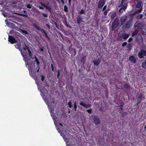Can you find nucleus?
Wrapping results in <instances>:
<instances>
[{"label":"nucleus","instance_id":"1","mask_svg":"<svg viewBox=\"0 0 146 146\" xmlns=\"http://www.w3.org/2000/svg\"><path fill=\"white\" fill-rule=\"evenodd\" d=\"M51 100L50 101H48L47 103V105L50 109V112L51 113V116H53V119L55 125V119H54V107L56 105V102L55 99L54 98H51Z\"/></svg>","mask_w":146,"mask_h":146},{"label":"nucleus","instance_id":"2","mask_svg":"<svg viewBox=\"0 0 146 146\" xmlns=\"http://www.w3.org/2000/svg\"><path fill=\"white\" fill-rule=\"evenodd\" d=\"M133 24L132 19H129L126 23L123 24L122 27L124 29H129L131 27Z\"/></svg>","mask_w":146,"mask_h":146},{"label":"nucleus","instance_id":"3","mask_svg":"<svg viewBox=\"0 0 146 146\" xmlns=\"http://www.w3.org/2000/svg\"><path fill=\"white\" fill-rule=\"evenodd\" d=\"M33 26L34 27H35L37 29L38 31H40L41 32L43 33H44V35H45L46 37L47 38L48 40H50V37L48 36L47 35V34L43 29H40L39 27L35 24L34 25H33Z\"/></svg>","mask_w":146,"mask_h":146},{"label":"nucleus","instance_id":"4","mask_svg":"<svg viewBox=\"0 0 146 146\" xmlns=\"http://www.w3.org/2000/svg\"><path fill=\"white\" fill-rule=\"evenodd\" d=\"M118 19L117 18H115L112 24V30L114 31L117 27L118 25Z\"/></svg>","mask_w":146,"mask_h":146},{"label":"nucleus","instance_id":"5","mask_svg":"<svg viewBox=\"0 0 146 146\" xmlns=\"http://www.w3.org/2000/svg\"><path fill=\"white\" fill-rule=\"evenodd\" d=\"M25 47L23 48V54L24 56H23L24 58L27 57V52L29 49V47L27 45L25 44Z\"/></svg>","mask_w":146,"mask_h":146},{"label":"nucleus","instance_id":"6","mask_svg":"<svg viewBox=\"0 0 146 146\" xmlns=\"http://www.w3.org/2000/svg\"><path fill=\"white\" fill-rule=\"evenodd\" d=\"M138 56L140 58H143L144 56H146V51L143 49H141L138 53Z\"/></svg>","mask_w":146,"mask_h":146},{"label":"nucleus","instance_id":"7","mask_svg":"<svg viewBox=\"0 0 146 146\" xmlns=\"http://www.w3.org/2000/svg\"><path fill=\"white\" fill-rule=\"evenodd\" d=\"M106 0H99L98 3V8L101 9L106 3Z\"/></svg>","mask_w":146,"mask_h":146},{"label":"nucleus","instance_id":"8","mask_svg":"<svg viewBox=\"0 0 146 146\" xmlns=\"http://www.w3.org/2000/svg\"><path fill=\"white\" fill-rule=\"evenodd\" d=\"M124 33H125V31H121L119 33L117 36V40H118L121 41L122 40Z\"/></svg>","mask_w":146,"mask_h":146},{"label":"nucleus","instance_id":"9","mask_svg":"<svg viewBox=\"0 0 146 146\" xmlns=\"http://www.w3.org/2000/svg\"><path fill=\"white\" fill-rule=\"evenodd\" d=\"M8 41L10 42L11 44L16 43L17 42L15 38L11 35L9 36Z\"/></svg>","mask_w":146,"mask_h":146},{"label":"nucleus","instance_id":"10","mask_svg":"<svg viewBox=\"0 0 146 146\" xmlns=\"http://www.w3.org/2000/svg\"><path fill=\"white\" fill-rule=\"evenodd\" d=\"M93 119L96 125H98L100 123V119L97 116H94L93 117Z\"/></svg>","mask_w":146,"mask_h":146},{"label":"nucleus","instance_id":"11","mask_svg":"<svg viewBox=\"0 0 146 146\" xmlns=\"http://www.w3.org/2000/svg\"><path fill=\"white\" fill-rule=\"evenodd\" d=\"M127 19V16L124 15L121 17L120 20L122 25L125 23Z\"/></svg>","mask_w":146,"mask_h":146},{"label":"nucleus","instance_id":"12","mask_svg":"<svg viewBox=\"0 0 146 146\" xmlns=\"http://www.w3.org/2000/svg\"><path fill=\"white\" fill-rule=\"evenodd\" d=\"M15 47L17 48L20 51L21 54L23 56H24L23 54V49L21 48V44H17L16 45H14Z\"/></svg>","mask_w":146,"mask_h":146},{"label":"nucleus","instance_id":"13","mask_svg":"<svg viewBox=\"0 0 146 146\" xmlns=\"http://www.w3.org/2000/svg\"><path fill=\"white\" fill-rule=\"evenodd\" d=\"M80 104L86 108H88L91 106V104H85L82 101H81L80 102Z\"/></svg>","mask_w":146,"mask_h":146},{"label":"nucleus","instance_id":"14","mask_svg":"<svg viewBox=\"0 0 146 146\" xmlns=\"http://www.w3.org/2000/svg\"><path fill=\"white\" fill-rule=\"evenodd\" d=\"M40 4L42 7H43L46 8L51 13V8L50 7L46 5L45 3H41Z\"/></svg>","mask_w":146,"mask_h":146},{"label":"nucleus","instance_id":"15","mask_svg":"<svg viewBox=\"0 0 146 146\" xmlns=\"http://www.w3.org/2000/svg\"><path fill=\"white\" fill-rule=\"evenodd\" d=\"M77 22L78 25H80L81 23L82 22V19L81 16L78 15L76 17Z\"/></svg>","mask_w":146,"mask_h":146},{"label":"nucleus","instance_id":"16","mask_svg":"<svg viewBox=\"0 0 146 146\" xmlns=\"http://www.w3.org/2000/svg\"><path fill=\"white\" fill-rule=\"evenodd\" d=\"M127 3L124 4V5L122 6L121 8L119 10V12L120 13H122L123 11L125 10L127 8Z\"/></svg>","mask_w":146,"mask_h":146},{"label":"nucleus","instance_id":"17","mask_svg":"<svg viewBox=\"0 0 146 146\" xmlns=\"http://www.w3.org/2000/svg\"><path fill=\"white\" fill-rule=\"evenodd\" d=\"M129 59L130 61L133 63H135L137 61L136 59L134 56H130Z\"/></svg>","mask_w":146,"mask_h":146},{"label":"nucleus","instance_id":"18","mask_svg":"<svg viewBox=\"0 0 146 146\" xmlns=\"http://www.w3.org/2000/svg\"><path fill=\"white\" fill-rule=\"evenodd\" d=\"M100 62L101 60L99 58H98L97 59L94 60L93 61L94 65L96 66H98L100 63Z\"/></svg>","mask_w":146,"mask_h":146},{"label":"nucleus","instance_id":"19","mask_svg":"<svg viewBox=\"0 0 146 146\" xmlns=\"http://www.w3.org/2000/svg\"><path fill=\"white\" fill-rule=\"evenodd\" d=\"M31 76L36 82V84L38 86H39V83L38 81L37 77L36 75L34 73H33L31 74Z\"/></svg>","mask_w":146,"mask_h":146},{"label":"nucleus","instance_id":"20","mask_svg":"<svg viewBox=\"0 0 146 146\" xmlns=\"http://www.w3.org/2000/svg\"><path fill=\"white\" fill-rule=\"evenodd\" d=\"M141 25V23L138 20H137L134 25V27H140Z\"/></svg>","mask_w":146,"mask_h":146},{"label":"nucleus","instance_id":"21","mask_svg":"<svg viewBox=\"0 0 146 146\" xmlns=\"http://www.w3.org/2000/svg\"><path fill=\"white\" fill-rule=\"evenodd\" d=\"M143 10V7L142 6L140 9L137 10H136L134 11V12L132 14L134 16L135 15L137 14V13H141L142 11Z\"/></svg>","mask_w":146,"mask_h":146},{"label":"nucleus","instance_id":"22","mask_svg":"<svg viewBox=\"0 0 146 146\" xmlns=\"http://www.w3.org/2000/svg\"><path fill=\"white\" fill-rule=\"evenodd\" d=\"M142 1H139L137 3L135 6V7L137 8H141L142 6Z\"/></svg>","mask_w":146,"mask_h":146},{"label":"nucleus","instance_id":"23","mask_svg":"<svg viewBox=\"0 0 146 146\" xmlns=\"http://www.w3.org/2000/svg\"><path fill=\"white\" fill-rule=\"evenodd\" d=\"M139 31V30L136 29L131 34V36L132 37H133L135 36L138 33Z\"/></svg>","mask_w":146,"mask_h":146},{"label":"nucleus","instance_id":"24","mask_svg":"<svg viewBox=\"0 0 146 146\" xmlns=\"http://www.w3.org/2000/svg\"><path fill=\"white\" fill-rule=\"evenodd\" d=\"M129 36V34H126L125 31V33H124L123 35V39L126 40L127 38Z\"/></svg>","mask_w":146,"mask_h":146},{"label":"nucleus","instance_id":"25","mask_svg":"<svg viewBox=\"0 0 146 146\" xmlns=\"http://www.w3.org/2000/svg\"><path fill=\"white\" fill-rule=\"evenodd\" d=\"M143 97V95L142 94H141L139 95V96L137 97V101H139L141 102V100Z\"/></svg>","mask_w":146,"mask_h":146},{"label":"nucleus","instance_id":"26","mask_svg":"<svg viewBox=\"0 0 146 146\" xmlns=\"http://www.w3.org/2000/svg\"><path fill=\"white\" fill-rule=\"evenodd\" d=\"M63 138L64 139V140L65 141H66V142L67 143H68L69 142V138H67L66 137V135H64V136H63Z\"/></svg>","mask_w":146,"mask_h":146},{"label":"nucleus","instance_id":"27","mask_svg":"<svg viewBox=\"0 0 146 146\" xmlns=\"http://www.w3.org/2000/svg\"><path fill=\"white\" fill-rule=\"evenodd\" d=\"M74 110L76 111L77 109V105L76 102H75L74 104Z\"/></svg>","mask_w":146,"mask_h":146},{"label":"nucleus","instance_id":"28","mask_svg":"<svg viewBox=\"0 0 146 146\" xmlns=\"http://www.w3.org/2000/svg\"><path fill=\"white\" fill-rule=\"evenodd\" d=\"M35 61L38 65L37 66L38 67L39 65L40 64V62H39L38 59H37V58H36V56H35Z\"/></svg>","mask_w":146,"mask_h":146},{"label":"nucleus","instance_id":"29","mask_svg":"<svg viewBox=\"0 0 146 146\" xmlns=\"http://www.w3.org/2000/svg\"><path fill=\"white\" fill-rule=\"evenodd\" d=\"M116 14L115 13H114L112 14L111 15V19L113 20L116 16Z\"/></svg>","mask_w":146,"mask_h":146},{"label":"nucleus","instance_id":"30","mask_svg":"<svg viewBox=\"0 0 146 146\" xmlns=\"http://www.w3.org/2000/svg\"><path fill=\"white\" fill-rule=\"evenodd\" d=\"M142 67L144 69L146 68V63L145 62V61L144 62H143L142 64Z\"/></svg>","mask_w":146,"mask_h":146},{"label":"nucleus","instance_id":"31","mask_svg":"<svg viewBox=\"0 0 146 146\" xmlns=\"http://www.w3.org/2000/svg\"><path fill=\"white\" fill-rule=\"evenodd\" d=\"M85 13H85V11L84 10H83V9H82L81 10V11H80V12L79 13V14H80V15L82 14H83L85 15Z\"/></svg>","mask_w":146,"mask_h":146},{"label":"nucleus","instance_id":"32","mask_svg":"<svg viewBox=\"0 0 146 146\" xmlns=\"http://www.w3.org/2000/svg\"><path fill=\"white\" fill-rule=\"evenodd\" d=\"M123 86L124 87L127 89H129L130 87V86L127 84H125L123 85Z\"/></svg>","mask_w":146,"mask_h":146},{"label":"nucleus","instance_id":"33","mask_svg":"<svg viewBox=\"0 0 146 146\" xmlns=\"http://www.w3.org/2000/svg\"><path fill=\"white\" fill-rule=\"evenodd\" d=\"M143 16V15L142 14H141L140 15H139L138 16L136 17V18L138 19H141L142 18Z\"/></svg>","mask_w":146,"mask_h":146},{"label":"nucleus","instance_id":"34","mask_svg":"<svg viewBox=\"0 0 146 146\" xmlns=\"http://www.w3.org/2000/svg\"><path fill=\"white\" fill-rule=\"evenodd\" d=\"M68 107L70 108H71L72 106V103L70 101H69L68 102Z\"/></svg>","mask_w":146,"mask_h":146},{"label":"nucleus","instance_id":"35","mask_svg":"<svg viewBox=\"0 0 146 146\" xmlns=\"http://www.w3.org/2000/svg\"><path fill=\"white\" fill-rule=\"evenodd\" d=\"M109 11V10L108 9H107L106 10H105L104 11V12H103L104 15L105 16H106Z\"/></svg>","mask_w":146,"mask_h":146},{"label":"nucleus","instance_id":"36","mask_svg":"<svg viewBox=\"0 0 146 146\" xmlns=\"http://www.w3.org/2000/svg\"><path fill=\"white\" fill-rule=\"evenodd\" d=\"M86 57V56H84L83 57H82V58L81 60V61L82 62H83V63H84L86 60L85 59V58Z\"/></svg>","mask_w":146,"mask_h":146},{"label":"nucleus","instance_id":"37","mask_svg":"<svg viewBox=\"0 0 146 146\" xmlns=\"http://www.w3.org/2000/svg\"><path fill=\"white\" fill-rule=\"evenodd\" d=\"M68 7L66 5L64 6V10L65 12H67L68 11Z\"/></svg>","mask_w":146,"mask_h":146},{"label":"nucleus","instance_id":"38","mask_svg":"<svg viewBox=\"0 0 146 146\" xmlns=\"http://www.w3.org/2000/svg\"><path fill=\"white\" fill-rule=\"evenodd\" d=\"M28 52L29 54V57L30 58H31L32 57V54L31 51L30 50V49H29V51H28Z\"/></svg>","mask_w":146,"mask_h":146},{"label":"nucleus","instance_id":"39","mask_svg":"<svg viewBox=\"0 0 146 146\" xmlns=\"http://www.w3.org/2000/svg\"><path fill=\"white\" fill-rule=\"evenodd\" d=\"M133 16H134L133 15H132V14H130L129 15V17L131 18V19H132V21H133Z\"/></svg>","mask_w":146,"mask_h":146},{"label":"nucleus","instance_id":"40","mask_svg":"<svg viewBox=\"0 0 146 146\" xmlns=\"http://www.w3.org/2000/svg\"><path fill=\"white\" fill-rule=\"evenodd\" d=\"M56 127L57 129V130L58 132L59 133H60L61 132V131L59 127L58 126H56Z\"/></svg>","mask_w":146,"mask_h":146},{"label":"nucleus","instance_id":"41","mask_svg":"<svg viewBox=\"0 0 146 146\" xmlns=\"http://www.w3.org/2000/svg\"><path fill=\"white\" fill-rule=\"evenodd\" d=\"M123 106V103H121L120 106H119V109H120L121 110H123V109L122 108Z\"/></svg>","mask_w":146,"mask_h":146},{"label":"nucleus","instance_id":"42","mask_svg":"<svg viewBox=\"0 0 146 146\" xmlns=\"http://www.w3.org/2000/svg\"><path fill=\"white\" fill-rule=\"evenodd\" d=\"M19 15L21 16H22L23 17H28V15L27 14H20Z\"/></svg>","mask_w":146,"mask_h":146},{"label":"nucleus","instance_id":"43","mask_svg":"<svg viewBox=\"0 0 146 146\" xmlns=\"http://www.w3.org/2000/svg\"><path fill=\"white\" fill-rule=\"evenodd\" d=\"M40 92H41V95L42 96H43V97H44V96H45L44 95V93L42 92V89H40Z\"/></svg>","mask_w":146,"mask_h":146},{"label":"nucleus","instance_id":"44","mask_svg":"<svg viewBox=\"0 0 146 146\" xmlns=\"http://www.w3.org/2000/svg\"><path fill=\"white\" fill-rule=\"evenodd\" d=\"M127 42H124L122 43V47H124L125 46H126L127 44Z\"/></svg>","mask_w":146,"mask_h":146},{"label":"nucleus","instance_id":"45","mask_svg":"<svg viewBox=\"0 0 146 146\" xmlns=\"http://www.w3.org/2000/svg\"><path fill=\"white\" fill-rule=\"evenodd\" d=\"M87 111L89 113H90V114H91V113H92V109L91 108H90V109L89 110H87Z\"/></svg>","mask_w":146,"mask_h":146},{"label":"nucleus","instance_id":"46","mask_svg":"<svg viewBox=\"0 0 146 146\" xmlns=\"http://www.w3.org/2000/svg\"><path fill=\"white\" fill-rule=\"evenodd\" d=\"M27 8L29 9H31V5L30 4H27Z\"/></svg>","mask_w":146,"mask_h":146},{"label":"nucleus","instance_id":"47","mask_svg":"<svg viewBox=\"0 0 146 146\" xmlns=\"http://www.w3.org/2000/svg\"><path fill=\"white\" fill-rule=\"evenodd\" d=\"M42 16L45 18H46L48 17L47 15L46 14L44 13H42Z\"/></svg>","mask_w":146,"mask_h":146},{"label":"nucleus","instance_id":"48","mask_svg":"<svg viewBox=\"0 0 146 146\" xmlns=\"http://www.w3.org/2000/svg\"><path fill=\"white\" fill-rule=\"evenodd\" d=\"M41 80L42 81H44L45 78V77L43 75H41Z\"/></svg>","mask_w":146,"mask_h":146},{"label":"nucleus","instance_id":"49","mask_svg":"<svg viewBox=\"0 0 146 146\" xmlns=\"http://www.w3.org/2000/svg\"><path fill=\"white\" fill-rule=\"evenodd\" d=\"M107 7V5H105L104 7L102 9V11H104L105 10H106V8Z\"/></svg>","mask_w":146,"mask_h":146},{"label":"nucleus","instance_id":"50","mask_svg":"<svg viewBox=\"0 0 146 146\" xmlns=\"http://www.w3.org/2000/svg\"><path fill=\"white\" fill-rule=\"evenodd\" d=\"M22 32H23V33H25V34H28V32L25 30H22Z\"/></svg>","mask_w":146,"mask_h":146},{"label":"nucleus","instance_id":"51","mask_svg":"<svg viewBox=\"0 0 146 146\" xmlns=\"http://www.w3.org/2000/svg\"><path fill=\"white\" fill-rule=\"evenodd\" d=\"M51 67L52 68V70L53 72L54 71V67L52 64H51Z\"/></svg>","mask_w":146,"mask_h":146},{"label":"nucleus","instance_id":"52","mask_svg":"<svg viewBox=\"0 0 146 146\" xmlns=\"http://www.w3.org/2000/svg\"><path fill=\"white\" fill-rule=\"evenodd\" d=\"M60 75V72H59V70H58V74H57V77L58 78Z\"/></svg>","mask_w":146,"mask_h":146},{"label":"nucleus","instance_id":"53","mask_svg":"<svg viewBox=\"0 0 146 146\" xmlns=\"http://www.w3.org/2000/svg\"><path fill=\"white\" fill-rule=\"evenodd\" d=\"M124 1V0H122L121 1V5H122L123 4V2H124V1Z\"/></svg>","mask_w":146,"mask_h":146},{"label":"nucleus","instance_id":"54","mask_svg":"<svg viewBox=\"0 0 146 146\" xmlns=\"http://www.w3.org/2000/svg\"><path fill=\"white\" fill-rule=\"evenodd\" d=\"M37 68H38V69L37 70V71H36V72H39V70H40V67H39V66L38 67L37 66Z\"/></svg>","mask_w":146,"mask_h":146},{"label":"nucleus","instance_id":"55","mask_svg":"<svg viewBox=\"0 0 146 146\" xmlns=\"http://www.w3.org/2000/svg\"><path fill=\"white\" fill-rule=\"evenodd\" d=\"M39 9H44V8L42 7H41L40 6H39Z\"/></svg>","mask_w":146,"mask_h":146},{"label":"nucleus","instance_id":"56","mask_svg":"<svg viewBox=\"0 0 146 146\" xmlns=\"http://www.w3.org/2000/svg\"><path fill=\"white\" fill-rule=\"evenodd\" d=\"M60 1L62 4H64L65 3L64 0H60Z\"/></svg>","mask_w":146,"mask_h":146},{"label":"nucleus","instance_id":"57","mask_svg":"<svg viewBox=\"0 0 146 146\" xmlns=\"http://www.w3.org/2000/svg\"><path fill=\"white\" fill-rule=\"evenodd\" d=\"M69 4L70 5L71 4V0H68Z\"/></svg>","mask_w":146,"mask_h":146},{"label":"nucleus","instance_id":"58","mask_svg":"<svg viewBox=\"0 0 146 146\" xmlns=\"http://www.w3.org/2000/svg\"><path fill=\"white\" fill-rule=\"evenodd\" d=\"M141 102H140L137 101V105H139L141 103Z\"/></svg>","mask_w":146,"mask_h":146},{"label":"nucleus","instance_id":"59","mask_svg":"<svg viewBox=\"0 0 146 146\" xmlns=\"http://www.w3.org/2000/svg\"><path fill=\"white\" fill-rule=\"evenodd\" d=\"M74 55L75 56L76 55V50H74Z\"/></svg>","mask_w":146,"mask_h":146},{"label":"nucleus","instance_id":"60","mask_svg":"<svg viewBox=\"0 0 146 146\" xmlns=\"http://www.w3.org/2000/svg\"><path fill=\"white\" fill-rule=\"evenodd\" d=\"M46 26L47 27L49 28V29L50 28V26L48 25V24H46Z\"/></svg>","mask_w":146,"mask_h":146},{"label":"nucleus","instance_id":"61","mask_svg":"<svg viewBox=\"0 0 146 146\" xmlns=\"http://www.w3.org/2000/svg\"><path fill=\"white\" fill-rule=\"evenodd\" d=\"M99 111L101 112V111H102V108H100V109H99Z\"/></svg>","mask_w":146,"mask_h":146},{"label":"nucleus","instance_id":"62","mask_svg":"<svg viewBox=\"0 0 146 146\" xmlns=\"http://www.w3.org/2000/svg\"><path fill=\"white\" fill-rule=\"evenodd\" d=\"M59 125H60L62 127H63V125H62V123H59Z\"/></svg>","mask_w":146,"mask_h":146},{"label":"nucleus","instance_id":"63","mask_svg":"<svg viewBox=\"0 0 146 146\" xmlns=\"http://www.w3.org/2000/svg\"><path fill=\"white\" fill-rule=\"evenodd\" d=\"M23 12H24V13H27V12L25 11V10H23Z\"/></svg>","mask_w":146,"mask_h":146},{"label":"nucleus","instance_id":"64","mask_svg":"<svg viewBox=\"0 0 146 146\" xmlns=\"http://www.w3.org/2000/svg\"><path fill=\"white\" fill-rule=\"evenodd\" d=\"M68 113H70V109H68Z\"/></svg>","mask_w":146,"mask_h":146}]
</instances>
